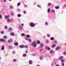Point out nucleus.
Wrapping results in <instances>:
<instances>
[{
	"instance_id": "nucleus-1",
	"label": "nucleus",
	"mask_w": 66,
	"mask_h": 66,
	"mask_svg": "<svg viewBox=\"0 0 66 66\" xmlns=\"http://www.w3.org/2000/svg\"><path fill=\"white\" fill-rule=\"evenodd\" d=\"M36 42L33 41V42L31 43V45L33 47H36Z\"/></svg>"
},
{
	"instance_id": "nucleus-2",
	"label": "nucleus",
	"mask_w": 66,
	"mask_h": 66,
	"mask_svg": "<svg viewBox=\"0 0 66 66\" xmlns=\"http://www.w3.org/2000/svg\"><path fill=\"white\" fill-rule=\"evenodd\" d=\"M30 26L31 27H34L35 26V24L34 23H31L30 24Z\"/></svg>"
},
{
	"instance_id": "nucleus-3",
	"label": "nucleus",
	"mask_w": 66,
	"mask_h": 66,
	"mask_svg": "<svg viewBox=\"0 0 66 66\" xmlns=\"http://www.w3.org/2000/svg\"><path fill=\"white\" fill-rule=\"evenodd\" d=\"M20 48H23L24 47V46L23 45H21L20 46Z\"/></svg>"
},
{
	"instance_id": "nucleus-4",
	"label": "nucleus",
	"mask_w": 66,
	"mask_h": 66,
	"mask_svg": "<svg viewBox=\"0 0 66 66\" xmlns=\"http://www.w3.org/2000/svg\"><path fill=\"white\" fill-rule=\"evenodd\" d=\"M0 41L2 42H4V43L5 42V40L3 39H0Z\"/></svg>"
},
{
	"instance_id": "nucleus-5",
	"label": "nucleus",
	"mask_w": 66,
	"mask_h": 66,
	"mask_svg": "<svg viewBox=\"0 0 66 66\" xmlns=\"http://www.w3.org/2000/svg\"><path fill=\"white\" fill-rule=\"evenodd\" d=\"M40 46L41 48H43V47L44 46V44L41 43V44L40 45Z\"/></svg>"
},
{
	"instance_id": "nucleus-6",
	"label": "nucleus",
	"mask_w": 66,
	"mask_h": 66,
	"mask_svg": "<svg viewBox=\"0 0 66 66\" xmlns=\"http://www.w3.org/2000/svg\"><path fill=\"white\" fill-rule=\"evenodd\" d=\"M9 17H10L9 15H6L5 16V18L6 19H7V18H9Z\"/></svg>"
},
{
	"instance_id": "nucleus-7",
	"label": "nucleus",
	"mask_w": 66,
	"mask_h": 66,
	"mask_svg": "<svg viewBox=\"0 0 66 66\" xmlns=\"http://www.w3.org/2000/svg\"><path fill=\"white\" fill-rule=\"evenodd\" d=\"M63 56H61L60 57L59 59L60 60H62V59H63Z\"/></svg>"
},
{
	"instance_id": "nucleus-8",
	"label": "nucleus",
	"mask_w": 66,
	"mask_h": 66,
	"mask_svg": "<svg viewBox=\"0 0 66 66\" xmlns=\"http://www.w3.org/2000/svg\"><path fill=\"white\" fill-rule=\"evenodd\" d=\"M2 48H1L2 50H3L4 49V46L2 45Z\"/></svg>"
},
{
	"instance_id": "nucleus-9",
	"label": "nucleus",
	"mask_w": 66,
	"mask_h": 66,
	"mask_svg": "<svg viewBox=\"0 0 66 66\" xmlns=\"http://www.w3.org/2000/svg\"><path fill=\"white\" fill-rule=\"evenodd\" d=\"M55 46H56V45L54 44L53 45H52V48H54L55 47Z\"/></svg>"
},
{
	"instance_id": "nucleus-10",
	"label": "nucleus",
	"mask_w": 66,
	"mask_h": 66,
	"mask_svg": "<svg viewBox=\"0 0 66 66\" xmlns=\"http://www.w3.org/2000/svg\"><path fill=\"white\" fill-rule=\"evenodd\" d=\"M60 48H61L60 47H57L56 48V50H59Z\"/></svg>"
},
{
	"instance_id": "nucleus-11",
	"label": "nucleus",
	"mask_w": 66,
	"mask_h": 66,
	"mask_svg": "<svg viewBox=\"0 0 66 66\" xmlns=\"http://www.w3.org/2000/svg\"><path fill=\"white\" fill-rule=\"evenodd\" d=\"M51 12L52 13H55V10L54 9H52L51 10Z\"/></svg>"
},
{
	"instance_id": "nucleus-12",
	"label": "nucleus",
	"mask_w": 66,
	"mask_h": 66,
	"mask_svg": "<svg viewBox=\"0 0 66 66\" xmlns=\"http://www.w3.org/2000/svg\"><path fill=\"white\" fill-rule=\"evenodd\" d=\"M10 35L11 36H14V34L13 32H11L10 34Z\"/></svg>"
},
{
	"instance_id": "nucleus-13",
	"label": "nucleus",
	"mask_w": 66,
	"mask_h": 66,
	"mask_svg": "<svg viewBox=\"0 0 66 66\" xmlns=\"http://www.w3.org/2000/svg\"><path fill=\"white\" fill-rule=\"evenodd\" d=\"M59 6H56L55 7V9H59Z\"/></svg>"
},
{
	"instance_id": "nucleus-14",
	"label": "nucleus",
	"mask_w": 66,
	"mask_h": 66,
	"mask_svg": "<svg viewBox=\"0 0 66 66\" xmlns=\"http://www.w3.org/2000/svg\"><path fill=\"white\" fill-rule=\"evenodd\" d=\"M40 41L39 40H38L37 41V43L38 44H40Z\"/></svg>"
},
{
	"instance_id": "nucleus-15",
	"label": "nucleus",
	"mask_w": 66,
	"mask_h": 66,
	"mask_svg": "<svg viewBox=\"0 0 66 66\" xmlns=\"http://www.w3.org/2000/svg\"><path fill=\"white\" fill-rule=\"evenodd\" d=\"M19 29L20 30H22V27L21 26H19Z\"/></svg>"
},
{
	"instance_id": "nucleus-16",
	"label": "nucleus",
	"mask_w": 66,
	"mask_h": 66,
	"mask_svg": "<svg viewBox=\"0 0 66 66\" xmlns=\"http://www.w3.org/2000/svg\"><path fill=\"white\" fill-rule=\"evenodd\" d=\"M29 63L30 64H32V61L29 60Z\"/></svg>"
},
{
	"instance_id": "nucleus-17",
	"label": "nucleus",
	"mask_w": 66,
	"mask_h": 66,
	"mask_svg": "<svg viewBox=\"0 0 66 66\" xmlns=\"http://www.w3.org/2000/svg\"><path fill=\"white\" fill-rule=\"evenodd\" d=\"M13 47L11 46H10L8 47V48L9 49H11V48H12Z\"/></svg>"
},
{
	"instance_id": "nucleus-18",
	"label": "nucleus",
	"mask_w": 66,
	"mask_h": 66,
	"mask_svg": "<svg viewBox=\"0 0 66 66\" xmlns=\"http://www.w3.org/2000/svg\"><path fill=\"white\" fill-rule=\"evenodd\" d=\"M50 39L51 40H54V37H52L50 38Z\"/></svg>"
},
{
	"instance_id": "nucleus-19",
	"label": "nucleus",
	"mask_w": 66,
	"mask_h": 66,
	"mask_svg": "<svg viewBox=\"0 0 66 66\" xmlns=\"http://www.w3.org/2000/svg\"><path fill=\"white\" fill-rule=\"evenodd\" d=\"M14 45H15V46H18V44L17 43H14Z\"/></svg>"
},
{
	"instance_id": "nucleus-20",
	"label": "nucleus",
	"mask_w": 66,
	"mask_h": 66,
	"mask_svg": "<svg viewBox=\"0 0 66 66\" xmlns=\"http://www.w3.org/2000/svg\"><path fill=\"white\" fill-rule=\"evenodd\" d=\"M26 36L27 38H29L30 37V35H26Z\"/></svg>"
},
{
	"instance_id": "nucleus-21",
	"label": "nucleus",
	"mask_w": 66,
	"mask_h": 66,
	"mask_svg": "<svg viewBox=\"0 0 66 66\" xmlns=\"http://www.w3.org/2000/svg\"><path fill=\"white\" fill-rule=\"evenodd\" d=\"M11 42H12V39H10V40H9L7 41L8 43H10Z\"/></svg>"
},
{
	"instance_id": "nucleus-22",
	"label": "nucleus",
	"mask_w": 66,
	"mask_h": 66,
	"mask_svg": "<svg viewBox=\"0 0 66 66\" xmlns=\"http://www.w3.org/2000/svg\"><path fill=\"white\" fill-rule=\"evenodd\" d=\"M17 16L18 17H21V15H20V14H18Z\"/></svg>"
},
{
	"instance_id": "nucleus-23",
	"label": "nucleus",
	"mask_w": 66,
	"mask_h": 66,
	"mask_svg": "<svg viewBox=\"0 0 66 66\" xmlns=\"http://www.w3.org/2000/svg\"><path fill=\"white\" fill-rule=\"evenodd\" d=\"M48 11L47 12L49 13H50V9H48L47 10Z\"/></svg>"
},
{
	"instance_id": "nucleus-24",
	"label": "nucleus",
	"mask_w": 66,
	"mask_h": 66,
	"mask_svg": "<svg viewBox=\"0 0 66 66\" xmlns=\"http://www.w3.org/2000/svg\"><path fill=\"white\" fill-rule=\"evenodd\" d=\"M7 20V21L9 22H10V21H11V19H8Z\"/></svg>"
},
{
	"instance_id": "nucleus-25",
	"label": "nucleus",
	"mask_w": 66,
	"mask_h": 66,
	"mask_svg": "<svg viewBox=\"0 0 66 66\" xmlns=\"http://www.w3.org/2000/svg\"><path fill=\"white\" fill-rule=\"evenodd\" d=\"M51 3H49L47 4V5L48 6H50V5H51Z\"/></svg>"
},
{
	"instance_id": "nucleus-26",
	"label": "nucleus",
	"mask_w": 66,
	"mask_h": 66,
	"mask_svg": "<svg viewBox=\"0 0 66 66\" xmlns=\"http://www.w3.org/2000/svg\"><path fill=\"white\" fill-rule=\"evenodd\" d=\"M20 5V3L19 2L17 4V6H19Z\"/></svg>"
},
{
	"instance_id": "nucleus-27",
	"label": "nucleus",
	"mask_w": 66,
	"mask_h": 66,
	"mask_svg": "<svg viewBox=\"0 0 66 66\" xmlns=\"http://www.w3.org/2000/svg\"><path fill=\"white\" fill-rule=\"evenodd\" d=\"M3 38H4L5 39H6V38H7V36H4L3 37Z\"/></svg>"
},
{
	"instance_id": "nucleus-28",
	"label": "nucleus",
	"mask_w": 66,
	"mask_h": 66,
	"mask_svg": "<svg viewBox=\"0 0 66 66\" xmlns=\"http://www.w3.org/2000/svg\"><path fill=\"white\" fill-rule=\"evenodd\" d=\"M61 61L62 63H64V60L63 59H62V60H61Z\"/></svg>"
},
{
	"instance_id": "nucleus-29",
	"label": "nucleus",
	"mask_w": 66,
	"mask_h": 66,
	"mask_svg": "<svg viewBox=\"0 0 66 66\" xmlns=\"http://www.w3.org/2000/svg\"><path fill=\"white\" fill-rule=\"evenodd\" d=\"M25 34L24 33H22L21 34V36H24Z\"/></svg>"
},
{
	"instance_id": "nucleus-30",
	"label": "nucleus",
	"mask_w": 66,
	"mask_h": 66,
	"mask_svg": "<svg viewBox=\"0 0 66 66\" xmlns=\"http://www.w3.org/2000/svg\"><path fill=\"white\" fill-rule=\"evenodd\" d=\"M13 8H14V7L12 6H10V9H13Z\"/></svg>"
},
{
	"instance_id": "nucleus-31",
	"label": "nucleus",
	"mask_w": 66,
	"mask_h": 66,
	"mask_svg": "<svg viewBox=\"0 0 66 66\" xmlns=\"http://www.w3.org/2000/svg\"><path fill=\"white\" fill-rule=\"evenodd\" d=\"M47 36L48 37H50V36L49 34H48L47 35Z\"/></svg>"
},
{
	"instance_id": "nucleus-32",
	"label": "nucleus",
	"mask_w": 66,
	"mask_h": 66,
	"mask_svg": "<svg viewBox=\"0 0 66 66\" xmlns=\"http://www.w3.org/2000/svg\"><path fill=\"white\" fill-rule=\"evenodd\" d=\"M53 50H52L51 51H50V53H52L53 52Z\"/></svg>"
},
{
	"instance_id": "nucleus-33",
	"label": "nucleus",
	"mask_w": 66,
	"mask_h": 66,
	"mask_svg": "<svg viewBox=\"0 0 66 66\" xmlns=\"http://www.w3.org/2000/svg\"><path fill=\"white\" fill-rule=\"evenodd\" d=\"M26 55H27L26 54H24V55H23V57H24V56H26Z\"/></svg>"
},
{
	"instance_id": "nucleus-34",
	"label": "nucleus",
	"mask_w": 66,
	"mask_h": 66,
	"mask_svg": "<svg viewBox=\"0 0 66 66\" xmlns=\"http://www.w3.org/2000/svg\"><path fill=\"white\" fill-rule=\"evenodd\" d=\"M48 48H49V47L48 46H46L45 47V48L46 49H48Z\"/></svg>"
},
{
	"instance_id": "nucleus-35",
	"label": "nucleus",
	"mask_w": 66,
	"mask_h": 66,
	"mask_svg": "<svg viewBox=\"0 0 66 66\" xmlns=\"http://www.w3.org/2000/svg\"><path fill=\"white\" fill-rule=\"evenodd\" d=\"M54 42L56 44L57 43V42L56 41H54Z\"/></svg>"
},
{
	"instance_id": "nucleus-36",
	"label": "nucleus",
	"mask_w": 66,
	"mask_h": 66,
	"mask_svg": "<svg viewBox=\"0 0 66 66\" xmlns=\"http://www.w3.org/2000/svg\"><path fill=\"white\" fill-rule=\"evenodd\" d=\"M43 59V57H41L40 58V60H42Z\"/></svg>"
},
{
	"instance_id": "nucleus-37",
	"label": "nucleus",
	"mask_w": 66,
	"mask_h": 66,
	"mask_svg": "<svg viewBox=\"0 0 66 66\" xmlns=\"http://www.w3.org/2000/svg\"><path fill=\"white\" fill-rule=\"evenodd\" d=\"M63 54H64V55H66V52H64V53H63Z\"/></svg>"
},
{
	"instance_id": "nucleus-38",
	"label": "nucleus",
	"mask_w": 66,
	"mask_h": 66,
	"mask_svg": "<svg viewBox=\"0 0 66 66\" xmlns=\"http://www.w3.org/2000/svg\"><path fill=\"white\" fill-rule=\"evenodd\" d=\"M62 66H64V63H62Z\"/></svg>"
},
{
	"instance_id": "nucleus-39",
	"label": "nucleus",
	"mask_w": 66,
	"mask_h": 66,
	"mask_svg": "<svg viewBox=\"0 0 66 66\" xmlns=\"http://www.w3.org/2000/svg\"><path fill=\"white\" fill-rule=\"evenodd\" d=\"M45 25H46V26L48 25V23H47V22H45Z\"/></svg>"
},
{
	"instance_id": "nucleus-40",
	"label": "nucleus",
	"mask_w": 66,
	"mask_h": 66,
	"mask_svg": "<svg viewBox=\"0 0 66 66\" xmlns=\"http://www.w3.org/2000/svg\"><path fill=\"white\" fill-rule=\"evenodd\" d=\"M3 2H6V0H3Z\"/></svg>"
},
{
	"instance_id": "nucleus-41",
	"label": "nucleus",
	"mask_w": 66,
	"mask_h": 66,
	"mask_svg": "<svg viewBox=\"0 0 66 66\" xmlns=\"http://www.w3.org/2000/svg\"><path fill=\"white\" fill-rule=\"evenodd\" d=\"M4 28L5 29H6L7 28V27L6 26Z\"/></svg>"
},
{
	"instance_id": "nucleus-42",
	"label": "nucleus",
	"mask_w": 66,
	"mask_h": 66,
	"mask_svg": "<svg viewBox=\"0 0 66 66\" xmlns=\"http://www.w3.org/2000/svg\"><path fill=\"white\" fill-rule=\"evenodd\" d=\"M10 31H12V29L11 28H10L9 29Z\"/></svg>"
},
{
	"instance_id": "nucleus-43",
	"label": "nucleus",
	"mask_w": 66,
	"mask_h": 66,
	"mask_svg": "<svg viewBox=\"0 0 66 66\" xmlns=\"http://www.w3.org/2000/svg\"><path fill=\"white\" fill-rule=\"evenodd\" d=\"M11 15H12V16H13V15H14V13H11Z\"/></svg>"
},
{
	"instance_id": "nucleus-44",
	"label": "nucleus",
	"mask_w": 66,
	"mask_h": 66,
	"mask_svg": "<svg viewBox=\"0 0 66 66\" xmlns=\"http://www.w3.org/2000/svg\"><path fill=\"white\" fill-rule=\"evenodd\" d=\"M13 61L14 62H16V61H17V60H16V59H13Z\"/></svg>"
},
{
	"instance_id": "nucleus-45",
	"label": "nucleus",
	"mask_w": 66,
	"mask_h": 66,
	"mask_svg": "<svg viewBox=\"0 0 66 66\" xmlns=\"http://www.w3.org/2000/svg\"><path fill=\"white\" fill-rule=\"evenodd\" d=\"M37 6L38 7H40V5H37Z\"/></svg>"
},
{
	"instance_id": "nucleus-46",
	"label": "nucleus",
	"mask_w": 66,
	"mask_h": 66,
	"mask_svg": "<svg viewBox=\"0 0 66 66\" xmlns=\"http://www.w3.org/2000/svg\"><path fill=\"white\" fill-rule=\"evenodd\" d=\"M25 40H28V38H25Z\"/></svg>"
},
{
	"instance_id": "nucleus-47",
	"label": "nucleus",
	"mask_w": 66,
	"mask_h": 66,
	"mask_svg": "<svg viewBox=\"0 0 66 66\" xmlns=\"http://www.w3.org/2000/svg\"><path fill=\"white\" fill-rule=\"evenodd\" d=\"M2 18V15L0 14V18Z\"/></svg>"
},
{
	"instance_id": "nucleus-48",
	"label": "nucleus",
	"mask_w": 66,
	"mask_h": 66,
	"mask_svg": "<svg viewBox=\"0 0 66 66\" xmlns=\"http://www.w3.org/2000/svg\"><path fill=\"white\" fill-rule=\"evenodd\" d=\"M29 42H31V39H29Z\"/></svg>"
},
{
	"instance_id": "nucleus-49",
	"label": "nucleus",
	"mask_w": 66,
	"mask_h": 66,
	"mask_svg": "<svg viewBox=\"0 0 66 66\" xmlns=\"http://www.w3.org/2000/svg\"><path fill=\"white\" fill-rule=\"evenodd\" d=\"M46 43H49V41H48V40H46Z\"/></svg>"
},
{
	"instance_id": "nucleus-50",
	"label": "nucleus",
	"mask_w": 66,
	"mask_h": 66,
	"mask_svg": "<svg viewBox=\"0 0 66 66\" xmlns=\"http://www.w3.org/2000/svg\"><path fill=\"white\" fill-rule=\"evenodd\" d=\"M25 48H28V46L27 45H26L24 46Z\"/></svg>"
},
{
	"instance_id": "nucleus-51",
	"label": "nucleus",
	"mask_w": 66,
	"mask_h": 66,
	"mask_svg": "<svg viewBox=\"0 0 66 66\" xmlns=\"http://www.w3.org/2000/svg\"><path fill=\"white\" fill-rule=\"evenodd\" d=\"M1 34H3L4 33V32L3 31H1Z\"/></svg>"
},
{
	"instance_id": "nucleus-52",
	"label": "nucleus",
	"mask_w": 66,
	"mask_h": 66,
	"mask_svg": "<svg viewBox=\"0 0 66 66\" xmlns=\"http://www.w3.org/2000/svg\"><path fill=\"white\" fill-rule=\"evenodd\" d=\"M23 12L24 14H26V12L24 11H23Z\"/></svg>"
},
{
	"instance_id": "nucleus-53",
	"label": "nucleus",
	"mask_w": 66,
	"mask_h": 66,
	"mask_svg": "<svg viewBox=\"0 0 66 66\" xmlns=\"http://www.w3.org/2000/svg\"><path fill=\"white\" fill-rule=\"evenodd\" d=\"M28 51H27V50H26V53H28Z\"/></svg>"
},
{
	"instance_id": "nucleus-54",
	"label": "nucleus",
	"mask_w": 66,
	"mask_h": 66,
	"mask_svg": "<svg viewBox=\"0 0 66 66\" xmlns=\"http://www.w3.org/2000/svg\"><path fill=\"white\" fill-rule=\"evenodd\" d=\"M48 50H50V47H48Z\"/></svg>"
},
{
	"instance_id": "nucleus-55",
	"label": "nucleus",
	"mask_w": 66,
	"mask_h": 66,
	"mask_svg": "<svg viewBox=\"0 0 66 66\" xmlns=\"http://www.w3.org/2000/svg\"><path fill=\"white\" fill-rule=\"evenodd\" d=\"M18 11L19 12H20V9H18Z\"/></svg>"
},
{
	"instance_id": "nucleus-56",
	"label": "nucleus",
	"mask_w": 66,
	"mask_h": 66,
	"mask_svg": "<svg viewBox=\"0 0 66 66\" xmlns=\"http://www.w3.org/2000/svg\"><path fill=\"white\" fill-rule=\"evenodd\" d=\"M51 66H53V64L52 63L51 64Z\"/></svg>"
},
{
	"instance_id": "nucleus-57",
	"label": "nucleus",
	"mask_w": 66,
	"mask_h": 66,
	"mask_svg": "<svg viewBox=\"0 0 66 66\" xmlns=\"http://www.w3.org/2000/svg\"><path fill=\"white\" fill-rule=\"evenodd\" d=\"M28 6L27 5H25L24 6V7H27Z\"/></svg>"
},
{
	"instance_id": "nucleus-58",
	"label": "nucleus",
	"mask_w": 66,
	"mask_h": 66,
	"mask_svg": "<svg viewBox=\"0 0 66 66\" xmlns=\"http://www.w3.org/2000/svg\"><path fill=\"white\" fill-rule=\"evenodd\" d=\"M10 21L11 22H13V20H10Z\"/></svg>"
},
{
	"instance_id": "nucleus-59",
	"label": "nucleus",
	"mask_w": 66,
	"mask_h": 66,
	"mask_svg": "<svg viewBox=\"0 0 66 66\" xmlns=\"http://www.w3.org/2000/svg\"><path fill=\"white\" fill-rule=\"evenodd\" d=\"M21 25H22V26H23V24L22 23V24H21Z\"/></svg>"
},
{
	"instance_id": "nucleus-60",
	"label": "nucleus",
	"mask_w": 66,
	"mask_h": 66,
	"mask_svg": "<svg viewBox=\"0 0 66 66\" xmlns=\"http://www.w3.org/2000/svg\"><path fill=\"white\" fill-rule=\"evenodd\" d=\"M56 66H60L58 64H56Z\"/></svg>"
},
{
	"instance_id": "nucleus-61",
	"label": "nucleus",
	"mask_w": 66,
	"mask_h": 66,
	"mask_svg": "<svg viewBox=\"0 0 66 66\" xmlns=\"http://www.w3.org/2000/svg\"><path fill=\"white\" fill-rule=\"evenodd\" d=\"M42 50H43V49H41L40 50V51H42Z\"/></svg>"
},
{
	"instance_id": "nucleus-62",
	"label": "nucleus",
	"mask_w": 66,
	"mask_h": 66,
	"mask_svg": "<svg viewBox=\"0 0 66 66\" xmlns=\"http://www.w3.org/2000/svg\"><path fill=\"white\" fill-rule=\"evenodd\" d=\"M45 37H46V36H44L43 37V38H45Z\"/></svg>"
},
{
	"instance_id": "nucleus-63",
	"label": "nucleus",
	"mask_w": 66,
	"mask_h": 66,
	"mask_svg": "<svg viewBox=\"0 0 66 66\" xmlns=\"http://www.w3.org/2000/svg\"><path fill=\"white\" fill-rule=\"evenodd\" d=\"M64 6L65 7H66V4L64 5Z\"/></svg>"
},
{
	"instance_id": "nucleus-64",
	"label": "nucleus",
	"mask_w": 66,
	"mask_h": 66,
	"mask_svg": "<svg viewBox=\"0 0 66 66\" xmlns=\"http://www.w3.org/2000/svg\"><path fill=\"white\" fill-rule=\"evenodd\" d=\"M18 21H20V19H19L18 20Z\"/></svg>"
}]
</instances>
